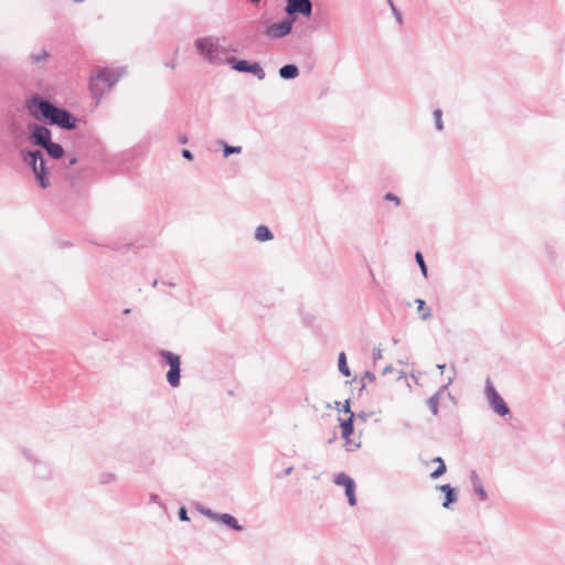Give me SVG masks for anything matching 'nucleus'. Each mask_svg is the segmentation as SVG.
<instances>
[{
	"mask_svg": "<svg viewBox=\"0 0 565 565\" xmlns=\"http://www.w3.org/2000/svg\"><path fill=\"white\" fill-rule=\"evenodd\" d=\"M35 115L43 119H49L51 124L58 125L63 128L74 127L70 114L66 110L56 108L49 102H40Z\"/></svg>",
	"mask_w": 565,
	"mask_h": 565,
	"instance_id": "f257e3e1",
	"label": "nucleus"
},
{
	"mask_svg": "<svg viewBox=\"0 0 565 565\" xmlns=\"http://www.w3.org/2000/svg\"><path fill=\"white\" fill-rule=\"evenodd\" d=\"M116 81L117 76L113 72L103 70L90 78V90L97 98H100L105 92L111 88Z\"/></svg>",
	"mask_w": 565,
	"mask_h": 565,
	"instance_id": "f03ea898",
	"label": "nucleus"
},
{
	"mask_svg": "<svg viewBox=\"0 0 565 565\" xmlns=\"http://www.w3.org/2000/svg\"><path fill=\"white\" fill-rule=\"evenodd\" d=\"M25 161L32 167L33 173L39 181L40 185L45 189L49 186L47 172L43 154L41 151L30 152L25 158Z\"/></svg>",
	"mask_w": 565,
	"mask_h": 565,
	"instance_id": "7ed1b4c3",
	"label": "nucleus"
},
{
	"mask_svg": "<svg viewBox=\"0 0 565 565\" xmlns=\"http://www.w3.org/2000/svg\"><path fill=\"white\" fill-rule=\"evenodd\" d=\"M353 417H354V414L350 411L349 402H345V405L343 408V415L339 418V420H340L341 436L343 439H345L348 450H354L360 445L359 443H354L350 439V436L353 433V425H352Z\"/></svg>",
	"mask_w": 565,
	"mask_h": 565,
	"instance_id": "20e7f679",
	"label": "nucleus"
},
{
	"mask_svg": "<svg viewBox=\"0 0 565 565\" xmlns=\"http://www.w3.org/2000/svg\"><path fill=\"white\" fill-rule=\"evenodd\" d=\"M160 355L166 359L168 362L170 370L167 373V381L169 384L173 387L179 386L180 384V356L169 352V351H161Z\"/></svg>",
	"mask_w": 565,
	"mask_h": 565,
	"instance_id": "39448f33",
	"label": "nucleus"
},
{
	"mask_svg": "<svg viewBox=\"0 0 565 565\" xmlns=\"http://www.w3.org/2000/svg\"><path fill=\"white\" fill-rule=\"evenodd\" d=\"M334 482L338 486L344 487L349 504L351 507L355 505L356 497H355V482H354V480L350 476H348L347 473L341 472V473H339L335 477Z\"/></svg>",
	"mask_w": 565,
	"mask_h": 565,
	"instance_id": "423d86ee",
	"label": "nucleus"
},
{
	"mask_svg": "<svg viewBox=\"0 0 565 565\" xmlns=\"http://www.w3.org/2000/svg\"><path fill=\"white\" fill-rule=\"evenodd\" d=\"M487 396L491 404V407L495 413H498L501 416H505L509 414V407L507 406L503 398L499 395V393L492 385H488Z\"/></svg>",
	"mask_w": 565,
	"mask_h": 565,
	"instance_id": "0eeeda50",
	"label": "nucleus"
},
{
	"mask_svg": "<svg viewBox=\"0 0 565 565\" xmlns=\"http://www.w3.org/2000/svg\"><path fill=\"white\" fill-rule=\"evenodd\" d=\"M311 8L309 0H287L286 11L289 14L301 13L308 17L311 14Z\"/></svg>",
	"mask_w": 565,
	"mask_h": 565,
	"instance_id": "6e6552de",
	"label": "nucleus"
},
{
	"mask_svg": "<svg viewBox=\"0 0 565 565\" xmlns=\"http://www.w3.org/2000/svg\"><path fill=\"white\" fill-rule=\"evenodd\" d=\"M198 51L207 60L212 61L216 52V46L211 39H200L196 41Z\"/></svg>",
	"mask_w": 565,
	"mask_h": 565,
	"instance_id": "1a4fd4ad",
	"label": "nucleus"
},
{
	"mask_svg": "<svg viewBox=\"0 0 565 565\" xmlns=\"http://www.w3.org/2000/svg\"><path fill=\"white\" fill-rule=\"evenodd\" d=\"M292 21H282L275 23L268 28V34L275 38H281L287 35L291 30Z\"/></svg>",
	"mask_w": 565,
	"mask_h": 565,
	"instance_id": "9d476101",
	"label": "nucleus"
},
{
	"mask_svg": "<svg viewBox=\"0 0 565 565\" xmlns=\"http://www.w3.org/2000/svg\"><path fill=\"white\" fill-rule=\"evenodd\" d=\"M34 141L43 147L51 142V132L44 127H36L32 134Z\"/></svg>",
	"mask_w": 565,
	"mask_h": 565,
	"instance_id": "9b49d317",
	"label": "nucleus"
},
{
	"mask_svg": "<svg viewBox=\"0 0 565 565\" xmlns=\"http://www.w3.org/2000/svg\"><path fill=\"white\" fill-rule=\"evenodd\" d=\"M439 490L445 492V494H446V500L443 503L444 508H448L450 503L456 501V499H457L456 498V493H455L454 489L449 484L440 486Z\"/></svg>",
	"mask_w": 565,
	"mask_h": 565,
	"instance_id": "f8f14e48",
	"label": "nucleus"
},
{
	"mask_svg": "<svg viewBox=\"0 0 565 565\" xmlns=\"http://www.w3.org/2000/svg\"><path fill=\"white\" fill-rule=\"evenodd\" d=\"M431 461L434 463H437V466H436V469L430 472V478L437 479L446 472V466H445L444 460L440 457H436Z\"/></svg>",
	"mask_w": 565,
	"mask_h": 565,
	"instance_id": "ddd939ff",
	"label": "nucleus"
},
{
	"mask_svg": "<svg viewBox=\"0 0 565 565\" xmlns=\"http://www.w3.org/2000/svg\"><path fill=\"white\" fill-rule=\"evenodd\" d=\"M298 67L296 65H285L279 70V74L282 78H295L298 76Z\"/></svg>",
	"mask_w": 565,
	"mask_h": 565,
	"instance_id": "4468645a",
	"label": "nucleus"
},
{
	"mask_svg": "<svg viewBox=\"0 0 565 565\" xmlns=\"http://www.w3.org/2000/svg\"><path fill=\"white\" fill-rule=\"evenodd\" d=\"M255 237L259 242H265L270 241L273 238V234L267 226L260 225L256 228Z\"/></svg>",
	"mask_w": 565,
	"mask_h": 565,
	"instance_id": "2eb2a0df",
	"label": "nucleus"
},
{
	"mask_svg": "<svg viewBox=\"0 0 565 565\" xmlns=\"http://www.w3.org/2000/svg\"><path fill=\"white\" fill-rule=\"evenodd\" d=\"M46 151L52 158L58 159L63 156V148L58 143L50 142L45 147Z\"/></svg>",
	"mask_w": 565,
	"mask_h": 565,
	"instance_id": "dca6fc26",
	"label": "nucleus"
},
{
	"mask_svg": "<svg viewBox=\"0 0 565 565\" xmlns=\"http://www.w3.org/2000/svg\"><path fill=\"white\" fill-rule=\"evenodd\" d=\"M222 523L226 524L227 526L234 529V530H241V526L237 523V520L231 515V514H221L216 516Z\"/></svg>",
	"mask_w": 565,
	"mask_h": 565,
	"instance_id": "f3484780",
	"label": "nucleus"
},
{
	"mask_svg": "<svg viewBox=\"0 0 565 565\" xmlns=\"http://www.w3.org/2000/svg\"><path fill=\"white\" fill-rule=\"evenodd\" d=\"M415 303L417 305V312L423 320L430 318V309L426 306L425 301L422 299H416Z\"/></svg>",
	"mask_w": 565,
	"mask_h": 565,
	"instance_id": "a211bd4d",
	"label": "nucleus"
},
{
	"mask_svg": "<svg viewBox=\"0 0 565 565\" xmlns=\"http://www.w3.org/2000/svg\"><path fill=\"white\" fill-rule=\"evenodd\" d=\"M49 57V53L45 49L40 47L30 54V58L33 63L38 64Z\"/></svg>",
	"mask_w": 565,
	"mask_h": 565,
	"instance_id": "6ab92c4d",
	"label": "nucleus"
},
{
	"mask_svg": "<svg viewBox=\"0 0 565 565\" xmlns=\"http://www.w3.org/2000/svg\"><path fill=\"white\" fill-rule=\"evenodd\" d=\"M247 72L256 75L259 79H263L265 76L263 68L260 67V65L258 63L250 64Z\"/></svg>",
	"mask_w": 565,
	"mask_h": 565,
	"instance_id": "aec40b11",
	"label": "nucleus"
},
{
	"mask_svg": "<svg viewBox=\"0 0 565 565\" xmlns=\"http://www.w3.org/2000/svg\"><path fill=\"white\" fill-rule=\"evenodd\" d=\"M339 370L341 371L342 374H344L345 376H349L350 375V372H349V369H348V365H347V360H345V354L344 353H341L339 355Z\"/></svg>",
	"mask_w": 565,
	"mask_h": 565,
	"instance_id": "412c9836",
	"label": "nucleus"
},
{
	"mask_svg": "<svg viewBox=\"0 0 565 565\" xmlns=\"http://www.w3.org/2000/svg\"><path fill=\"white\" fill-rule=\"evenodd\" d=\"M232 63H233V68L236 71H239V72H247V70L250 65L247 61H243V60L242 61L233 60Z\"/></svg>",
	"mask_w": 565,
	"mask_h": 565,
	"instance_id": "4be33fe9",
	"label": "nucleus"
},
{
	"mask_svg": "<svg viewBox=\"0 0 565 565\" xmlns=\"http://www.w3.org/2000/svg\"><path fill=\"white\" fill-rule=\"evenodd\" d=\"M415 257H416L417 264L420 267V270H422L423 275L426 276L427 275V268H426V264L424 262L423 255L419 252H417Z\"/></svg>",
	"mask_w": 565,
	"mask_h": 565,
	"instance_id": "5701e85b",
	"label": "nucleus"
},
{
	"mask_svg": "<svg viewBox=\"0 0 565 565\" xmlns=\"http://www.w3.org/2000/svg\"><path fill=\"white\" fill-rule=\"evenodd\" d=\"M441 116H443V113L440 109H436L434 111V117H435V122H436V128L438 130H441L443 129V120H441Z\"/></svg>",
	"mask_w": 565,
	"mask_h": 565,
	"instance_id": "b1692460",
	"label": "nucleus"
},
{
	"mask_svg": "<svg viewBox=\"0 0 565 565\" xmlns=\"http://www.w3.org/2000/svg\"><path fill=\"white\" fill-rule=\"evenodd\" d=\"M428 405H429V408H430L431 413L434 415H436L437 412H438V401H437V398L436 397H430L428 399Z\"/></svg>",
	"mask_w": 565,
	"mask_h": 565,
	"instance_id": "393cba45",
	"label": "nucleus"
},
{
	"mask_svg": "<svg viewBox=\"0 0 565 565\" xmlns=\"http://www.w3.org/2000/svg\"><path fill=\"white\" fill-rule=\"evenodd\" d=\"M241 150H242V148H241V147H231V146H226V147L224 148V154H225V157H228V156H230V154H232V153H239V152H241Z\"/></svg>",
	"mask_w": 565,
	"mask_h": 565,
	"instance_id": "a878e982",
	"label": "nucleus"
},
{
	"mask_svg": "<svg viewBox=\"0 0 565 565\" xmlns=\"http://www.w3.org/2000/svg\"><path fill=\"white\" fill-rule=\"evenodd\" d=\"M406 383V380L403 376L395 375V386H403Z\"/></svg>",
	"mask_w": 565,
	"mask_h": 565,
	"instance_id": "bb28decb",
	"label": "nucleus"
},
{
	"mask_svg": "<svg viewBox=\"0 0 565 565\" xmlns=\"http://www.w3.org/2000/svg\"><path fill=\"white\" fill-rule=\"evenodd\" d=\"M385 200L393 201V202H395L396 205L399 204V199L397 196H395L394 194H391V193H387L385 195Z\"/></svg>",
	"mask_w": 565,
	"mask_h": 565,
	"instance_id": "cd10ccee",
	"label": "nucleus"
},
{
	"mask_svg": "<svg viewBox=\"0 0 565 565\" xmlns=\"http://www.w3.org/2000/svg\"><path fill=\"white\" fill-rule=\"evenodd\" d=\"M179 516H180V519L182 521H188L189 520L188 514H186V510L184 508L180 509Z\"/></svg>",
	"mask_w": 565,
	"mask_h": 565,
	"instance_id": "c85d7f7f",
	"label": "nucleus"
},
{
	"mask_svg": "<svg viewBox=\"0 0 565 565\" xmlns=\"http://www.w3.org/2000/svg\"><path fill=\"white\" fill-rule=\"evenodd\" d=\"M380 384L382 386H387L388 385V379L386 377L385 374L382 375L381 380H380Z\"/></svg>",
	"mask_w": 565,
	"mask_h": 565,
	"instance_id": "c756f323",
	"label": "nucleus"
},
{
	"mask_svg": "<svg viewBox=\"0 0 565 565\" xmlns=\"http://www.w3.org/2000/svg\"><path fill=\"white\" fill-rule=\"evenodd\" d=\"M182 156H183L184 158L189 159V160H192V158H193V157H192V153H191V152H190V150H188V149H184V150L182 151Z\"/></svg>",
	"mask_w": 565,
	"mask_h": 565,
	"instance_id": "7c9ffc66",
	"label": "nucleus"
},
{
	"mask_svg": "<svg viewBox=\"0 0 565 565\" xmlns=\"http://www.w3.org/2000/svg\"><path fill=\"white\" fill-rule=\"evenodd\" d=\"M291 470H292V468H291V467H289V468H287V469H286L285 473H286V475H289V473L291 472Z\"/></svg>",
	"mask_w": 565,
	"mask_h": 565,
	"instance_id": "2f4dec72",
	"label": "nucleus"
},
{
	"mask_svg": "<svg viewBox=\"0 0 565 565\" xmlns=\"http://www.w3.org/2000/svg\"><path fill=\"white\" fill-rule=\"evenodd\" d=\"M180 141H181L182 143H185L188 140H186V138H185V137H181V138H180Z\"/></svg>",
	"mask_w": 565,
	"mask_h": 565,
	"instance_id": "473e14b6",
	"label": "nucleus"
},
{
	"mask_svg": "<svg viewBox=\"0 0 565 565\" xmlns=\"http://www.w3.org/2000/svg\"><path fill=\"white\" fill-rule=\"evenodd\" d=\"M480 494L482 495V498H484V495H486L483 490H480Z\"/></svg>",
	"mask_w": 565,
	"mask_h": 565,
	"instance_id": "72a5a7b5",
	"label": "nucleus"
}]
</instances>
